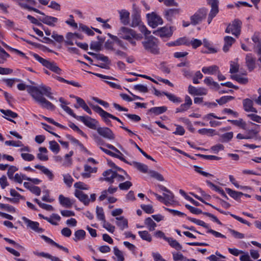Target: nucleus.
<instances>
[{"label":"nucleus","mask_w":261,"mask_h":261,"mask_svg":"<svg viewBox=\"0 0 261 261\" xmlns=\"http://www.w3.org/2000/svg\"><path fill=\"white\" fill-rule=\"evenodd\" d=\"M120 19L121 23L124 25H127L129 22V13L126 10H121L119 11Z\"/></svg>","instance_id":"obj_24"},{"label":"nucleus","mask_w":261,"mask_h":261,"mask_svg":"<svg viewBox=\"0 0 261 261\" xmlns=\"http://www.w3.org/2000/svg\"><path fill=\"white\" fill-rule=\"evenodd\" d=\"M228 121L231 122L233 125L240 127L244 129H246V123L241 118L239 119V120H228Z\"/></svg>","instance_id":"obj_43"},{"label":"nucleus","mask_w":261,"mask_h":261,"mask_svg":"<svg viewBox=\"0 0 261 261\" xmlns=\"http://www.w3.org/2000/svg\"><path fill=\"white\" fill-rule=\"evenodd\" d=\"M88 54L93 56L97 60L102 61L108 64H110L111 63L109 59V58L107 56H104L102 54H95L93 53L89 52Z\"/></svg>","instance_id":"obj_33"},{"label":"nucleus","mask_w":261,"mask_h":261,"mask_svg":"<svg viewBox=\"0 0 261 261\" xmlns=\"http://www.w3.org/2000/svg\"><path fill=\"white\" fill-rule=\"evenodd\" d=\"M39 20L43 23L46 24L49 26H55V23L58 21V18L55 17L45 15L43 17H40Z\"/></svg>","instance_id":"obj_20"},{"label":"nucleus","mask_w":261,"mask_h":261,"mask_svg":"<svg viewBox=\"0 0 261 261\" xmlns=\"http://www.w3.org/2000/svg\"><path fill=\"white\" fill-rule=\"evenodd\" d=\"M148 23L153 28L156 27L159 24L163 23V20L160 16L154 13L147 14Z\"/></svg>","instance_id":"obj_13"},{"label":"nucleus","mask_w":261,"mask_h":261,"mask_svg":"<svg viewBox=\"0 0 261 261\" xmlns=\"http://www.w3.org/2000/svg\"><path fill=\"white\" fill-rule=\"evenodd\" d=\"M132 186V183L129 181H126L119 184L118 187L121 190H127Z\"/></svg>","instance_id":"obj_60"},{"label":"nucleus","mask_w":261,"mask_h":261,"mask_svg":"<svg viewBox=\"0 0 261 261\" xmlns=\"http://www.w3.org/2000/svg\"><path fill=\"white\" fill-rule=\"evenodd\" d=\"M20 155L22 159L25 161L30 162L33 161L35 159L34 155L32 154L22 152Z\"/></svg>","instance_id":"obj_63"},{"label":"nucleus","mask_w":261,"mask_h":261,"mask_svg":"<svg viewBox=\"0 0 261 261\" xmlns=\"http://www.w3.org/2000/svg\"><path fill=\"white\" fill-rule=\"evenodd\" d=\"M84 171L85 172L82 173V176L84 178H89L91 176V173H95L97 171V168H92L91 166L85 165L84 166Z\"/></svg>","instance_id":"obj_31"},{"label":"nucleus","mask_w":261,"mask_h":261,"mask_svg":"<svg viewBox=\"0 0 261 261\" xmlns=\"http://www.w3.org/2000/svg\"><path fill=\"white\" fill-rule=\"evenodd\" d=\"M149 174L151 177L154 178L159 181H162L164 180L163 175L155 171L150 170Z\"/></svg>","instance_id":"obj_50"},{"label":"nucleus","mask_w":261,"mask_h":261,"mask_svg":"<svg viewBox=\"0 0 261 261\" xmlns=\"http://www.w3.org/2000/svg\"><path fill=\"white\" fill-rule=\"evenodd\" d=\"M176 43L177 46L185 45L186 46H189V39L186 37H180L176 40Z\"/></svg>","instance_id":"obj_59"},{"label":"nucleus","mask_w":261,"mask_h":261,"mask_svg":"<svg viewBox=\"0 0 261 261\" xmlns=\"http://www.w3.org/2000/svg\"><path fill=\"white\" fill-rule=\"evenodd\" d=\"M49 149L54 153H58L60 150L59 145L55 141H51L49 142Z\"/></svg>","instance_id":"obj_47"},{"label":"nucleus","mask_w":261,"mask_h":261,"mask_svg":"<svg viewBox=\"0 0 261 261\" xmlns=\"http://www.w3.org/2000/svg\"><path fill=\"white\" fill-rule=\"evenodd\" d=\"M116 171H113L112 169H109L105 171L102 175L105 177V180L110 182L111 184L114 182V179L116 176Z\"/></svg>","instance_id":"obj_25"},{"label":"nucleus","mask_w":261,"mask_h":261,"mask_svg":"<svg viewBox=\"0 0 261 261\" xmlns=\"http://www.w3.org/2000/svg\"><path fill=\"white\" fill-rule=\"evenodd\" d=\"M243 107L244 110L246 112H252L254 113H257V110L253 108V101L249 98H246L243 100Z\"/></svg>","instance_id":"obj_21"},{"label":"nucleus","mask_w":261,"mask_h":261,"mask_svg":"<svg viewBox=\"0 0 261 261\" xmlns=\"http://www.w3.org/2000/svg\"><path fill=\"white\" fill-rule=\"evenodd\" d=\"M189 46L192 45V47L194 49L201 46L202 44V41L200 40L197 39L192 38L191 40L189 39Z\"/></svg>","instance_id":"obj_52"},{"label":"nucleus","mask_w":261,"mask_h":261,"mask_svg":"<svg viewBox=\"0 0 261 261\" xmlns=\"http://www.w3.org/2000/svg\"><path fill=\"white\" fill-rule=\"evenodd\" d=\"M234 97L232 96H224L221 97L220 99H217L216 101L220 105H223L228 101L233 100Z\"/></svg>","instance_id":"obj_49"},{"label":"nucleus","mask_w":261,"mask_h":261,"mask_svg":"<svg viewBox=\"0 0 261 261\" xmlns=\"http://www.w3.org/2000/svg\"><path fill=\"white\" fill-rule=\"evenodd\" d=\"M51 38L57 42L61 43L64 41V38L63 35L58 34L56 32H53L51 35Z\"/></svg>","instance_id":"obj_58"},{"label":"nucleus","mask_w":261,"mask_h":261,"mask_svg":"<svg viewBox=\"0 0 261 261\" xmlns=\"http://www.w3.org/2000/svg\"><path fill=\"white\" fill-rule=\"evenodd\" d=\"M63 180L65 184L69 187H70L73 181L72 177L69 174L63 175Z\"/></svg>","instance_id":"obj_56"},{"label":"nucleus","mask_w":261,"mask_h":261,"mask_svg":"<svg viewBox=\"0 0 261 261\" xmlns=\"http://www.w3.org/2000/svg\"><path fill=\"white\" fill-rule=\"evenodd\" d=\"M33 98L43 108L51 111L55 110L56 107L50 102L46 100L43 96L38 95L36 93H34Z\"/></svg>","instance_id":"obj_8"},{"label":"nucleus","mask_w":261,"mask_h":261,"mask_svg":"<svg viewBox=\"0 0 261 261\" xmlns=\"http://www.w3.org/2000/svg\"><path fill=\"white\" fill-rule=\"evenodd\" d=\"M233 134L232 132L222 134L220 136V141L221 142H228L233 137Z\"/></svg>","instance_id":"obj_41"},{"label":"nucleus","mask_w":261,"mask_h":261,"mask_svg":"<svg viewBox=\"0 0 261 261\" xmlns=\"http://www.w3.org/2000/svg\"><path fill=\"white\" fill-rule=\"evenodd\" d=\"M225 191L230 197L233 198L236 200H239L240 197L244 195V193L241 192L232 190L230 188H225Z\"/></svg>","instance_id":"obj_32"},{"label":"nucleus","mask_w":261,"mask_h":261,"mask_svg":"<svg viewBox=\"0 0 261 261\" xmlns=\"http://www.w3.org/2000/svg\"><path fill=\"white\" fill-rule=\"evenodd\" d=\"M207 4L211 6V9L207 18V22L210 24L213 19L219 12V1L218 0H207Z\"/></svg>","instance_id":"obj_6"},{"label":"nucleus","mask_w":261,"mask_h":261,"mask_svg":"<svg viewBox=\"0 0 261 261\" xmlns=\"http://www.w3.org/2000/svg\"><path fill=\"white\" fill-rule=\"evenodd\" d=\"M96 130H97L98 134L104 138L109 140H114L115 138L114 134L109 127H101L98 126Z\"/></svg>","instance_id":"obj_9"},{"label":"nucleus","mask_w":261,"mask_h":261,"mask_svg":"<svg viewBox=\"0 0 261 261\" xmlns=\"http://www.w3.org/2000/svg\"><path fill=\"white\" fill-rule=\"evenodd\" d=\"M16 171V167L15 166H11L8 169L7 174L8 177L10 179L16 181V174L14 175V173Z\"/></svg>","instance_id":"obj_45"},{"label":"nucleus","mask_w":261,"mask_h":261,"mask_svg":"<svg viewBox=\"0 0 261 261\" xmlns=\"http://www.w3.org/2000/svg\"><path fill=\"white\" fill-rule=\"evenodd\" d=\"M242 22L239 19H234L232 23L229 24L225 30L227 33H231L232 35L238 37L241 33Z\"/></svg>","instance_id":"obj_5"},{"label":"nucleus","mask_w":261,"mask_h":261,"mask_svg":"<svg viewBox=\"0 0 261 261\" xmlns=\"http://www.w3.org/2000/svg\"><path fill=\"white\" fill-rule=\"evenodd\" d=\"M153 34L156 36H159L162 39L165 38H169L173 34L172 27L167 28L163 27L153 32Z\"/></svg>","instance_id":"obj_12"},{"label":"nucleus","mask_w":261,"mask_h":261,"mask_svg":"<svg viewBox=\"0 0 261 261\" xmlns=\"http://www.w3.org/2000/svg\"><path fill=\"white\" fill-rule=\"evenodd\" d=\"M162 94L166 95L168 98L174 103H180L182 101L180 98L176 97L175 95L163 91Z\"/></svg>","instance_id":"obj_39"},{"label":"nucleus","mask_w":261,"mask_h":261,"mask_svg":"<svg viewBox=\"0 0 261 261\" xmlns=\"http://www.w3.org/2000/svg\"><path fill=\"white\" fill-rule=\"evenodd\" d=\"M116 219L117 220L116 222L117 225L120 228L121 230H123L124 228L128 227L127 220L123 217H116Z\"/></svg>","instance_id":"obj_30"},{"label":"nucleus","mask_w":261,"mask_h":261,"mask_svg":"<svg viewBox=\"0 0 261 261\" xmlns=\"http://www.w3.org/2000/svg\"><path fill=\"white\" fill-rule=\"evenodd\" d=\"M219 67L217 65H212L209 67H203L202 71L205 74H214L218 71Z\"/></svg>","instance_id":"obj_35"},{"label":"nucleus","mask_w":261,"mask_h":261,"mask_svg":"<svg viewBox=\"0 0 261 261\" xmlns=\"http://www.w3.org/2000/svg\"><path fill=\"white\" fill-rule=\"evenodd\" d=\"M167 110V107L166 106L155 107L150 108L148 112L155 115H159L165 113Z\"/></svg>","instance_id":"obj_29"},{"label":"nucleus","mask_w":261,"mask_h":261,"mask_svg":"<svg viewBox=\"0 0 261 261\" xmlns=\"http://www.w3.org/2000/svg\"><path fill=\"white\" fill-rule=\"evenodd\" d=\"M80 29L83 32H85L89 36L94 35L93 31L85 25L80 24Z\"/></svg>","instance_id":"obj_64"},{"label":"nucleus","mask_w":261,"mask_h":261,"mask_svg":"<svg viewBox=\"0 0 261 261\" xmlns=\"http://www.w3.org/2000/svg\"><path fill=\"white\" fill-rule=\"evenodd\" d=\"M132 21L131 26L136 27L140 25L141 22L140 15L139 12L136 10H134V13L132 15Z\"/></svg>","instance_id":"obj_27"},{"label":"nucleus","mask_w":261,"mask_h":261,"mask_svg":"<svg viewBox=\"0 0 261 261\" xmlns=\"http://www.w3.org/2000/svg\"><path fill=\"white\" fill-rule=\"evenodd\" d=\"M145 224L147 226L149 231H153L156 227V223L152 220L150 217L147 218L144 221Z\"/></svg>","instance_id":"obj_40"},{"label":"nucleus","mask_w":261,"mask_h":261,"mask_svg":"<svg viewBox=\"0 0 261 261\" xmlns=\"http://www.w3.org/2000/svg\"><path fill=\"white\" fill-rule=\"evenodd\" d=\"M236 40L233 37L230 36H225L224 38V44L223 47V50L226 53L229 48L232 46V44L234 43Z\"/></svg>","instance_id":"obj_23"},{"label":"nucleus","mask_w":261,"mask_h":261,"mask_svg":"<svg viewBox=\"0 0 261 261\" xmlns=\"http://www.w3.org/2000/svg\"><path fill=\"white\" fill-rule=\"evenodd\" d=\"M179 11L177 9H170L165 11V17L168 21H171L172 17L177 14Z\"/></svg>","instance_id":"obj_36"},{"label":"nucleus","mask_w":261,"mask_h":261,"mask_svg":"<svg viewBox=\"0 0 261 261\" xmlns=\"http://www.w3.org/2000/svg\"><path fill=\"white\" fill-rule=\"evenodd\" d=\"M231 78L241 84H246L248 82V78L243 77L239 74L231 75Z\"/></svg>","instance_id":"obj_46"},{"label":"nucleus","mask_w":261,"mask_h":261,"mask_svg":"<svg viewBox=\"0 0 261 261\" xmlns=\"http://www.w3.org/2000/svg\"><path fill=\"white\" fill-rule=\"evenodd\" d=\"M74 236L75 237L73 238V240L75 242L83 240L85 238L86 232L83 229L77 230L75 231Z\"/></svg>","instance_id":"obj_38"},{"label":"nucleus","mask_w":261,"mask_h":261,"mask_svg":"<svg viewBox=\"0 0 261 261\" xmlns=\"http://www.w3.org/2000/svg\"><path fill=\"white\" fill-rule=\"evenodd\" d=\"M4 94L9 105L12 107L13 106V104L15 102L14 98L7 92H4Z\"/></svg>","instance_id":"obj_61"},{"label":"nucleus","mask_w":261,"mask_h":261,"mask_svg":"<svg viewBox=\"0 0 261 261\" xmlns=\"http://www.w3.org/2000/svg\"><path fill=\"white\" fill-rule=\"evenodd\" d=\"M77 120L81 121L86 126L92 129L96 130L97 126H99V123L97 120L88 116H80L78 117Z\"/></svg>","instance_id":"obj_7"},{"label":"nucleus","mask_w":261,"mask_h":261,"mask_svg":"<svg viewBox=\"0 0 261 261\" xmlns=\"http://www.w3.org/2000/svg\"><path fill=\"white\" fill-rule=\"evenodd\" d=\"M250 123L252 125H254L258 127L257 128L255 129H249L248 132V135L247 136H253L254 138L253 139H255V140H260L261 139V138L260 136L258 135V133L259 132V126L258 125H257L253 122H250Z\"/></svg>","instance_id":"obj_34"},{"label":"nucleus","mask_w":261,"mask_h":261,"mask_svg":"<svg viewBox=\"0 0 261 261\" xmlns=\"http://www.w3.org/2000/svg\"><path fill=\"white\" fill-rule=\"evenodd\" d=\"M114 253L117 257L116 261H124V257L123 253L117 247H114Z\"/></svg>","instance_id":"obj_51"},{"label":"nucleus","mask_w":261,"mask_h":261,"mask_svg":"<svg viewBox=\"0 0 261 261\" xmlns=\"http://www.w3.org/2000/svg\"><path fill=\"white\" fill-rule=\"evenodd\" d=\"M245 61L248 70L252 71L256 67L255 59L252 57V54H249L246 56Z\"/></svg>","instance_id":"obj_16"},{"label":"nucleus","mask_w":261,"mask_h":261,"mask_svg":"<svg viewBox=\"0 0 261 261\" xmlns=\"http://www.w3.org/2000/svg\"><path fill=\"white\" fill-rule=\"evenodd\" d=\"M252 40L256 45L254 46V51L257 54H261V33L259 32H255L252 36Z\"/></svg>","instance_id":"obj_14"},{"label":"nucleus","mask_w":261,"mask_h":261,"mask_svg":"<svg viewBox=\"0 0 261 261\" xmlns=\"http://www.w3.org/2000/svg\"><path fill=\"white\" fill-rule=\"evenodd\" d=\"M73 151H70L68 153L65 155V161L63 163V165L65 166H69L72 164V160L70 157L73 155Z\"/></svg>","instance_id":"obj_54"},{"label":"nucleus","mask_w":261,"mask_h":261,"mask_svg":"<svg viewBox=\"0 0 261 261\" xmlns=\"http://www.w3.org/2000/svg\"><path fill=\"white\" fill-rule=\"evenodd\" d=\"M207 13V9L204 8L199 9L193 15L191 16V23L194 25L199 24L206 18Z\"/></svg>","instance_id":"obj_4"},{"label":"nucleus","mask_w":261,"mask_h":261,"mask_svg":"<svg viewBox=\"0 0 261 261\" xmlns=\"http://www.w3.org/2000/svg\"><path fill=\"white\" fill-rule=\"evenodd\" d=\"M22 220L26 224L28 228H31L35 232L42 233L44 231L43 228L39 227V223L38 222L32 221L25 217L22 218Z\"/></svg>","instance_id":"obj_11"},{"label":"nucleus","mask_w":261,"mask_h":261,"mask_svg":"<svg viewBox=\"0 0 261 261\" xmlns=\"http://www.w3.org/2000/svg\"><path fill=\"white\" fill-rule=\"evenodd\" d=\"M17 4L22 9L29 10L31 6H35L36 2L34 0H17Z\"/></svg>","instance_id":"obj_22"},{"label":"nucleus","mask_w":261,"mask_h":261,"mask_svg":"<svg viewBox=\"0 0 261 261\" xmlns=\"http://www.w3.org/2000/svg\"><path fill=\"white\" fill-rule=\"evenodd\" d=\"M185 207L188 210H189L191 213H192L194 214H196V215H198V214H203V213H204V212H202V211L200 209L193 207V206H192L189 204H188L185 205Z\"/></svg>","instance_id":"obj_55"},{"label":"nucleus","mask_w":261,"mask_h":261,"mask_svg":"<svg viewBox=\"0 0 261 261\" xmlns=\"http://www.w3.org/2000/svg\"><path fill=\"white\" fill-rule=\"evenodd\" d=\"M142 44L147 52L155 55L160 54L159 41L155 37H145Z\"/></svg>","instance_id":"obj_2"},{"label":"nucleus","mask_w":261,"mask_h":261,"mask_svg":"<svg viewBox=\"0 0 261 261\" xmlns=\"http://www.w3.org/2000/svg\"><path fill=\"white\" fill-rule=\"evenodd\" d=\"M28 92L33 97V93H36L38 95L42 96L46 95L51 92V88L46 86L44 85L41 84L38 87L37 86H29L28 87Z\"/></svg>","instance_id":"obj_3"},{"label":"nucleus","mask_w":261,"mask_h":261,"mask_svg":"<svg viewBox=\"0 0 261 261\" xmlns=\"http://www.w3.org/2000/svg\"><path fill=\"white\" fill-rule=\"evenodd\" d=\"M188 92L192 95H205L207 93V90L203 87L197 88L190 85L188 87Z\"/></svg>","instance_id":"obj_15"},{"label":"nucleus","mask_w":261,"mask_h":261,"mask_svg":"<svg viewBox=\"0 0 261 261\" xmlns=\"http://www.w3.org/2000/svg\"><path fill=\"white\" fill-rule=\"evenodd\" d=\"M92 109L97 113L102 118L103 121L109 126H112L111 121L109 119L110 117L106 115L109 114L108 112L104 111L101 107L98 105H91Z\"/></svg>","instance_id":"obj_10"},{"label":"nucleus","mask_w":261,"mask_h":261,"mask_svg":"<svg viewBox=\"0 0 261 261\" xmlns=\"http://www.w3.org/2000/svg\"><path fill=\"white\" fill-rule=\"evenodd\" d=\"M133 165L141 172L146 173L148 171V166L145 164L139 162H133Z\"/></svg>","instance_id":"obj_37"},{"label":"nucleus","mask_w":261,"mask_h":261,"mask_svg":"<svg viewBox=\"0 0 261 261\" xmlns=\"http://www.w3.org/2000/svg\"><path fill=\"white\" fill-rule=\"evenodd\" d=\"M96 215L98 220L103 221L105 220V216L103 212V208L98 206L96 207Z\"/></svg>","instance_id":"obj_53"},{"label":"nucleus","mask_w":261,"mask_h":261,"mask_svg":"<svg viewBox=\"0 0 261 261\" xmlns=\"http://www.w3.org/2000/svg\"><path fill=\"white\" fill-rule=\"evenodd\" d=\"M74 195L85 205H88L89 204L90 199H89L88 195L82 191L76 190L74 192Z\"/></svg>","instance_id":"obj_18"},{"label":"nucleus","mask_w":261,"mask_h":261,"mask_svg":"<svg viewBox=\"0 0 261 261\" xmlns=\"http://www.w3.org/2000/svg\"><path fill=\"white\" fill-rule=\"evenodd\" d=\"M204 83L212 89L218 90L220 88L219 84L218 83L214 81L212 77H206L204 80Z\"/></svg>","instance_id":"obj_26"},{"label":"nucleus","mask_w":261,"mask_h":261,"mask_svg":"<svg viewBox=\"0 0 261 261\" xmlns=\"http://www.w3.org/2000/svg\"><path fill=\"white\" fill-rule=\"evenodd\" d=\"M138 234L141 237V238L145 241L150 242L152 241V238L151 235L149 233V232L146 231H139L138 232Z\"/></svg>","instance_id":"obj_44"},{"label":"nucleus","mask_w":261,"mask_h":261,"mask_svg":"<svg viewBox=\"0 0 261 261\" xmlns=\"http://www.w3.org/2000/svg\"><path fill=\"white\" fill-rule=\"evenodd\" d=\"M59 201L61 205L66 208H70L73 205L74 201L68 197H66L61 194L59 196Z\"/></svg>","instance_id":"obj_19"},{"label":"nucleus","mask_w":261,"mask_h":261,"mask_svg":"<svg viewBox=\"0 0 261 261\" xmlns=\"http://www.w3.org/2000/svg\"><path fill=\"white\" fill-rule=\"evenodd\" d=\"M101 42L92 41L90 44V48L97 51H99L101 50Z\"/></svg>","instance_id":"obj_62"},{"label":"nucleus","mask_w":261,"mask_h":261,"mask_svg":"<svg viewBox=\"0 0 261 261\" xmlns=\"http://www.w3.org/2000/svg\"><path fill=\"white\" fill-rule=\"evenodd\" d=\"M45 67L58 74H60L61 73V69L57 65L55 62H50L48 61Z\"/></svg>","instance_id":"obj_28"},{"label":"nucleus","mask_w":261,"mask_h":261,"mask_svg":"<svg viewBox=\"0 0 261 261\" xmlns=\"http://www.w3.org/2000/svg\"><path fill=\"white\" fill-rule=\"evenodd\" d=\"M37 255L38 256L50 259L51 261H62L58 257L52 256L50 254L45 253L44 252H39L37 254Z\"/></svg>","instance_id":"obj_48"},{"label":"nucleus","mask_w":261,"mask_h":261,"mask_svg":"<svg viewBox=\"0 0 261 261\" xmlns=\"http://www.w3.org/2000/svg\"><path fill=\"white\" fill-rule=\"evenodd\" d=\"M118 35L120 38L127 40L133 46L137 45L136 40H140L143 38L141 34L137 33L132 29L124 27L120 29Z\"/></svg>","instance_id":"obj_1"},{"label":"nucleus","mask_w":261,"mask_h":261,"mask_svg":"<svg viewBox=\"0 0 261 261\" xmlns=\"http://www.w3.org/2000/svg\"><path fill=\"white\" fill-rule=\"evenodd\" d=\"M210 205L211 206H212L213 208H214L215 210H216L218 211H219L221 214H224V215L229 214L232 217H233L234 219H236L237 220L239 221L241 223H242L243 224H245L248 225V226H250L251 225V223L250 222H249L248 221H246V220L243 219V218H242L240 217H239V216H238L237 215H235L234 214H230L228 212H226L225 211H222V210H220V209L215 207V206H214L213 205H212L211 204H210Z\"/></svg>","instance_id":"obj_17"},{"label":"nucleus","mask_w":261,"mask_h":261,"mask_svg":"<svg viewBox=\"0 0 261 261\" xmlns=\"http://www.w3.org/2000/svg\"><path fill=\"white\" fill-rule=\"evenodd\" d=\"M61 107L67 113L77 120L78 117H79L80 116H77L74 114L73 111L69 107L64 105H61Z\"/></svg>","instance_id":"obj_57"},{"label":"nucleus","mask_w":261,"mask_h":261,"mask_svg":"<svg viewBox=\"0 0 261 261\" xmlns=\"http://www.w3.org/2000/svg\"><path fill=\"white\" fill-rule=\"evenodd\" d=\"M166 241H167L169 243V245L172 247L175 248L177 250H181L182 248V247L180 245V244L176 240L173 239L172 238H168Z\"/></svg>","instance_id":"obj_42"}]
</instances>
